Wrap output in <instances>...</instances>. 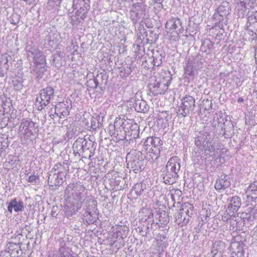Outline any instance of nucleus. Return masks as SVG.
I'll list each match as a JSON object with an SVG mask.
<instances>
[{
	"mask_svg": "<svg viewBox=\"0 0 257 257\" xmlns=\"http://www.w3.org/2000/svg\"><path fill=\"white\" fill-rule=\"evenodd\" d=\"M242 215L243 218H247V219H249L250 218V215L249 217H247L248 214L247 213H242Z\"/></svg>",
	"mask_w": 257,
	"mask_h": 257,
	"instance_id": "obj_49",
	"label": "nucleus"
},
{
	"mask_svg": "<svg viewBox=\"0 0 257 257\" xmlns=\"http://www.w3.org/2000/svg\"><path fill=\"white\" fill-rule=\"evenodd\" d=\"M9 21L11 24L16 25L19 22L20 16L16 13L13 14L10 17Z\"/></svg>",
	"mask_w": 257,
	"mask_h": 257,
	"instance_id": "obj_36",
	"label": "nucleus"
},
{
	"mask_svg": "<svg viewBox=\"0 0 257 257\" xmlns=\"http://www.w3.org/2000/svg\"><path fill=\"white\" fill-rule=\"evenodd\" d=\"M236 3V8L238 10L245 11L246 9V6L250 8L254 7L256 3V0H233Z\"/></svg>",
	"mask_w": 257,
	"mask_h": 257,
	"instance_id": "obj_18",
	"label": "nucleus"
},
{
	"mask_svg": "<svg viewBox=\"0 0 257 257\" xmlns=\"http://www.w3.org/2000/svg\"><path fill=\"white\" fill-rule=\"evenodd\" d=\"M189 219L187 218L184 213L180 210V212L176 215L175 221L179 225L183 226L189 222Z\"/></svg>",
	"mask_w": 257,
	"mask_h": 257,
	"instance_id": "obj_27",
	"label": "nucleus"
},
{
	"mask_svg": "<svg viewBox=\"0 0 257 257\" xmlns=\"http://www.w3.org/2000/svg\"><path fill=\"white\" fill-rule=\"evenodd\" d=\"M129 120L130 122L126 123L124 132L132 138L137 139L139 137V126L133 120L129 119Z\"/></svg>",
	"mask_w": 257,
	"mask_h": 257,
	"instance_id": "obj_15",
	"label": "nucleus"
},
{
	"mask_svg": "<svg viewBox=\"0 0 257 257\" xmlns=\"http://www.w3.org/2000/svg\"><path fill=\"white\" fill-rule=\"evenodd\" d=\"M71 102L70 100L60 102L55 105L54 112L52 109L49 112V116L54 119L55 118H63L67 117L71 109Z\"/></svg>",
	"mask_w": 257,
	"mask_h": 257,
	"instance_id": "obj_8",
	"label": "nucleus"
},
{
	"mask_svg": "<svg viewBox=\"0 0 257 257\" xmlns=\"http://www.w3.org/2000/svg\"><path fill=\"white\" fill-rule=\"evenodd\" d=\"M92 128L93 129H95V128H96V126H95V125H92Z\"/></svg>",
	"mask_w": 257,
	"mask_h": 257,
	"instance_id": "obj_54",
	"label": "nucleus"
},
{
	"mask_svg": "<svg viewBox=\"0 0 257 257\" xmlns=\"http://www.w3.org/2000/svg\"><path fill=\"white\" fill-rule=\"evenodd\" d=\"M127 122H130L129 119H125L123 118H116L112 127L116 130L121 127L124 131Z\"/></svg>",
	"mask_w": 257,
	"mask_h": 257,
	"instance_id": "obj_26",
	"label": "nucleus"
},
{
	"mask_svg": "<svg viewBox=\"0 0 257 257\" xmlns=\"http://www.w3.org/2000/svg\"><path fill=\"white\" fill-rule=\"evenodd\" d=\"M138 12V11L134 10L130 11V17L134 24H136L137 21L141 19Z\"/></svg>",
	"mask_w": 257,
	"mask_h": 257,
	"instance_id": "obj_34",
	"label": "nucleus"
},
{
	"mask_svg": "<svg viewBox=\"0 0 257 257\" xmlns=\"http://www.w3.org/2000/svg\"><path fill=\"white\" fill-rule=\"evenodd\" d=\"M170 82L166 81L164 78L157 79L155 77L150 78L148 84L149 90L154 95L164 94L168 89Z\"/></svg>",
	"mask_w": 257,
	"mask_h": 257,
	"instance_id": "obj_7",
	"label": "nucleus"
},
{
	"mask_svg": "<svg viewBox=\"0 0 257 257\" xmlns=\"http://www.w3.org/2000/svg\"><path fill=\"white\" fill-rule=\"evenodd\" d=\"M24 203L20 198H15L12 199L8 206V211L12 213L13 209L15 212L21 211L24 209Z\"/></svg>",
	"mask_w": 257,
	"mask_h": 257,
	"instance_id": "obj_17",
	"label": "nucleus"
},
{
	"mask_svg": "<svg viewBox=\"0 0 257 257\" xmlns=\"http://www.w3.org/2000/svg\"><path fill=\"white\" fill-rule=\"evenodd\" d=\"M2 59L5 61V64H7L11 59V57L5 53L3 55Z\"/></svg>",
	"mask_w": 257,
	"mask_h": 257,
	"instance_id": "obj_43",
	"label": "nucleus"
},
{
	"mask_svg": "<svg viewBox=\"0 0 257 257\" xmlns=\"http://www.w3.org/2000/svg\"><path fill=\"white\" fill-rule=\"evenodd\" d=\"M246 193L248 197L250 196L252 198H257V181L250 184L246 191Z\"/></svg>",
	"mask_w": 257,
	"mask_h": 257,
	"instance_id": "obj_25",
	"label": "nucleus"
},
{
	"mask_svg": "<svg viewBox=\"0 0 257 257\" xmlns=\"http://www.w3.org/2000/svg\"><path fill=\"white\" fill-rule=\"evenodd\" d=\"M192 68H190V66H187L186 69V73L189 75H191L192 71H191Z\"/></svg>",
	"mask_w": 257,
	"mask_h": 257,
	"instance_id": "obj_46",
	"label": "nucleus"
},
{
	"mask_svg": "<svg viewBox=\"0 0 257 257\" xmlns=\"http://www.w3.org/2000/svg\"><path fill=\"white\" fill-rule=\"evenodd\" d=\"M102 75L101 74L97 75L96 78L93 80H90L88 82V83L91 84L92 85V87L96 88L99 84L98 78L99 77H102Z\"/></svg>",
	"mask_w": 257,
	"mask_h": 257,
	"instance_id": "obj_37",
	"label": "nucleus"
},
{
	"mask_svg": "<svg viewBox=\"0 0 257 257\" xmlns=\"http://www.w3.org/2000/svg\"><path fill=\"white\" fill-rule=\"evenodd\" d=\"M229 14L228 4L224 3L223 5H220L217 9V14H215L216 16L218 15L221 17L222 19L224 17H226Z\"/></svg>",
	"mask_w": 257,
	"mask_h": 257,
	"instance_id": "obj_28",
	"label": "nucleus"
},
{
	"mask_svg": "<svg viewBox=\"0 0 257 257\" xmlns=\"http://www.w3.org/2000/svg\"><path fill=\"white\" fill-rule=\"evenodd\" d=\"M193 206L189 203H184L182 205L180 211H182L185 216L190 220V218L193 214Z\"/></svg>",
	"mask_w": 257,
	"mask_h": 257,
	"instance_id": "obj_23",
	"label": "nucleus"
},
{
	"mask_svg": "<svg viewBox=\"0 0 257 257\" xmlns=\"http://www.w3.org/2000/svg\"><path fill=\"white\" fill-rule=\"evenodd\" d=\"M37 178L38 177L35 175H31L29 176L28 181L30 183H35L36 182Z\"/></svg>",
	"mask_w": 257,
	"mask_h": 257,
	"instance_id": "obj_42",
	"label": "nucleus"
},
{
	"mask_svg": "<svg viewBox=\"0 0 257 257\" xmlns=\"http://www.w3.org/2000/svg\"><path fill=\"white\" fill-rule=\"evenodd\" d=\"M51 215L53 217H56L57 215H58V213L56 212V211L55 210V207H53L52 210L51 211Z\"/></svg>",
	"mask_w": 257,
	"mask_h": 257,
	"instance_id": "obj_47",
	"label": "nucleus"
},
{
	"mask_svg": "<svg viewBox=\"0 0 257 257\" xmlns=\"http://www.w3.org/2000/svg\"><path fill=\"white\" fill-rule=\"evenodd\" d=\"M85 187L80 183H70L65 190V197L66 199L72 204L71 213L67 215H72L76 213L82 207L84 200L85 194L84 192Z\"/></svg>",
	"mask_w": 257,
	"mask_h": 257,
	"instance_id": "obj_1",
	"label": "nucleus"
},
{
	"mask_svg": "<svg viewBox=\"0 0 257 257\" xmlns=\"http://www.w3.org/2000/svg\"><path fill=\"white\" fill-rule=\"evenodd\" d=\"M87 13V11L84 8H80V9L76 13L78 14L81 19H84L85 18L86 14Z\"/></svg>",
	"mask_w": 257,
	"mask_h": 257,
	"instance_id": "obj_39",
	"label": "nucleus"
},
{
	"mask_svg": "<svg viewBox=\"0 0 257 257\" xmlns=\"http://www.w3.org/2000/svg\"><path fill=\"white\" fill-rule=\"evenodd\" d=\"M54 96V90L51 87H47L41 90L36 98V102L40 104L38 109L42 110L44 108L50 103V100Z\"/></svg>",
	"mask_w": 257,
	"mask_h": 257,
	"instance_id": "obj_9",
	"label": "nucleus"
},
{
	"mask_svg": "<svg viewBox=\"0 0 257 257\" xmlns=\"http://www.w3.org/2000/svg\"><path fill=\"white\" fill-rule=\"evenodd\" d=\"M218 138L214 137L213 132H204L201 136L195 138V144L201 151H208L216 159L218 155L219 148L218 145Z\"/></svg>",
	"mask_w": 257,
	"mask_h": 257,
	"instance_id": "obj_2",
	"label": "nucleus"
},
{
	"mask_svg": "<svg viewBox=\"0 0 257 257\" xmlns=\"http://www.w3.org/2000/svg\"><path fill=\"white\" fill-rule=\"evenodd\" d=\"M244 243L241 242H232L230 245L231 257H244Z\"/></svg>",
	"mask_w": 257,
	"mask_h": 257,
	"instance_id": "obj_14",
	"label": "nucleus"
},
{
	"mask_svg": "<svg viewBox=\"0 0 257 257\" xmlns=\"http://www.w3.org/2000/svg\"><path fill=\"white\" fill-rule=\"evenodd\" d=\"M126 161L127 167L135 173L144 169L143 158L142 157V153L139 151L137 150L131 151L126 156Z\"/></svg>",
	"mask_w": 257,
	"mask_h": 257,
	"instance_id": "obj_6",
	"label": "nucleus"
},
{
	"mask_svg": "<svg viewBox=\"0 0 257 257\" xmlns=\"http://www.w3.org/2000/svg\"><path fill=\"white\" fill-rule=\"evenodd\" d=\"M58 257H74L70 255L68 251L66 250V248L64 246H61L59 248Z\"/></svg>",
	"mask_w": 257,
	"mask_h": 257,
	"instance_id": "obj_35",
	"label": "nucleus"
},
{
	"mask_svg": "<svg viewBox=\"0 0 257 257\" xmlns=\"http://www.w3.org/2000/svg\"><path fill=\"white\" fill-rule=\"evenodd\" d=\"M230 185L229 177L226 175L222 174L216 180L214 188L216 190H224Z\"/></svg>",
	"mask_w": 257,
	"mask_h": 257,
	"instance_id": "obj_16",
	"label": "nucleus"
},
{
	"mask_svg": "<svg viewBox=\"0 0 257 257\" xmlns=\"http://www.w3.org/2000/svg\"><path fill=\"white\" fill-rule=\"evenodd\" d=\"M47 257H54V254H53V253H49L48 254Z\"/></svg>",
	"mask_w": 257,
	"mask_h": 257,
	"instance_id": "obj_53",
	"label": "nucleus"
},
{
	"mask_svg": "<svg viewBox=\"0 0 257 257\" xmlns=\"http://www.w3.org/2000/svg\"><path fill=\"white\" fill-rule=\"evenodd\" d=\"M235 212L230 210V208H227L226 211L222 215V220L224 222L227 221Z\"/></svg>",
	"mask_w": 257,
	"mask_h": 257,
	"instance_id": "obj_33",
	"label": "nucleus"
},
{
	"mask_svg": "<svg viewBox=\"0 0 257 257\" xmlns=\"http://www.w3.org/2000/svg\"><path fill=\"white\" fill-rule=\"evenodd\" d=\"M224 247V244L220 241H214L212 243L211 253L212 254V256L214 257L218 253L221 254L222 250Z\"/></svg>",
	"mask_w": 257,
	"mask_h": 257,
	"instance_id": "obj_24",
	"label": "nucleus"
},
{
	"mask_svg": "<svg viewBox=\"0 0 257 257\" xmlns=\"http://www.w3.org/2000/svg\"><path fill=\"white\" fill-rule=\"evenodd\" d=\"M23 1L26 2V3L30 4L34 0H23Z\"/></svg>",
	"mask_w": 257,
	"mask_h": 257,
	"instance_id": "obj_52",
	"label": "nucleus"
},
{
	"mask_svg": "<svg viewBox=\"0 0 257 257\" xmlns=\"http://www.w3.org/2000/svg\"><path fill=\"white\" fill-rule=\"evenodd\" d=\"M85 139L79 138L77 139L73 145V149L74 152L79 154L84 152V147L87 143Z\"/></svg>",
	"mask_w": 257,
	"mask_h": 257,
	"instance_id": "obj_20",
	"label": "nucleus"
},
{
	"mask_svg": "<svg viewBox=\"0 0 257 257\" xmlns=\"http://www.w3.org/2000/svg\"><path fill=\"white\" fill-rule=\"evenodd\" d=\"M57 56L60 57V54L55 55L54 59H53L54 62L56 63V66H57V62H56Z\"/></svg>",
	"mask_w": 257,
	"mask_h": 257,
	"instance_id": "obj_48",
	"label": "nucleus"
},
{
	"mask_svg": "<svg viewBox=\"0 0 257 257\" xmlns=\"http://www.w3.org/2000/svg\"><path fill=\"white\" fill-rule=\"evenodd\" d=\"M167 244V243L166 241L159 239L156 240V245L157 247V250L158 252L163 251L164 249L166 248Z\"/></svg>",
	"mask_w": 257,
	"mask_h": 257,
	"instance_id": "obj_32",
	"label": "nucleus"
},
{
	"mask_svg": "<svg viewBox=\"0 0 257 257\" xmlns=\"http://www.w3.org/2000/svg\"><path fill=\"white\" fill-rule=\"evenodd\" d=\"M241 205L240 198L236 196L231 197L230 200V203L227 208H230L231 210L236 212L238 211Z\"/></svg>",
	"mask_w": 257,
	"mask_h": 257,
	"instance_id": "obj_21",
	"label": "nucleus"
},
{
	"mask_svg": "<svg viewBox=\"0 0 257 257\" xmlns=\"http://www.w3.org/2000/svg\"><path fill=\"white\" fill-rule=\"evenodd\" d=\"M179 111L183 116H186L190 111H193L195 106V99L191 96L186 95L182 99Z\"/></svg>",
	"mask_w": 257,
	"mask_h": 257,
	"instance_id": "obj_12",
	"label": "nucleus"
},
{
	"mask_svg": "<svg viewBox=\"0 0 257 257\" xmlns=\"http://www.w3.org/2000/svg\"><path fill=\"white\" fill-rule=\"evenodd\" d=\"M248 34L253 37V39L257 38V11L249 16L244 26Z\"/></svg>",
	"mask_w": 257,
	"mask_h": 257,
	"instance_id": "obj_13",
	"label": "nucleus"
},
{
	"mask_svg": "<svg viewBox=\"0 0 257 257\" xmlns=\"http://www.w3.org/2000/svg\"><path fill=\"white\" fill-rule=\"evenodd\" d=\"M179 159L177 157L171 158L168 162L166 166V172L164 175L163 179L166 184H173L177 180L178 173L180 170Z\"/></svg>",
	"mask_w": 257,
	"mask_h": 257,
	"instance_id": "obj_3",
	"label": "nucleus"
},
{
	"mask_svg": "<svg viewBox=\"0 0 257 257\" xmlns=\"http://www.w3.org/2000/svg\"><path fill=\"white\" fill-rule=\"evenodd\" d=\"M20 130L25 134L26 137L28 138L38 132V125L31 120L23 119L21 122Z\"/></svg>",
	"mask_w": 257,
	"mask_h": 257,
	"instance_id": "obj_11",
	"label": "nucleus"
},
{
	"mask_svg": "<svg viewBox=\"0 0 257 257\" xmlns=\"http://www.w3.org/2000/svg\"><path fill=\"white\" fill-rule=\"evenodd\" d=\"M83 20V19L80 18V16L78 15L77 13H76L75 15H73L71 16V23H72V25H75V23L78 21V22H80L81 20Z\"/></svg>",
	"mask_w": 257,
	"mask_h": 257,
	"instance_id": "obj_38",
	"label": "nucleus"
},
{
	"mask_svg": "<svg viewBox=\"0 0 257 257\" xmlns=\"http://www.w3.org/2000/svg\"><path fill=\"white\" fill-rule=\"evenodd\" d=\"M146 185L143 182L136 184L133 187L131 191V194L134 196V197H137L138 196H140L142 194V192L146 188Z\"/></svg>",
	"mask_w": 257,
	"mask_h": 257,
	"instance_id": "obj_22",
	"label": "nucleus"
},
{
	"mask_svg": "<svg viewBox=\"0 0 257 257\" xmlns=\"http://www.w3.org/2000/svg\"><path fill=\"white\" fill-rule=\"evenodd\" d=\"M209 206H210L209 205L207 207H204L200 211V215L201 219L203 222H207L208 221V218L211 215V210L209 207Z\"/></svg>",
	"mask_w": 257,
	"mask_h": 257,
	"instance_id": "obj_29",
	"label": "nucleus"
},
{
	"mask_svg": "<svg viewBox=\"0 0 257 257\" xmlns=\"http://www.w3.org/2000/svg\"><path fill=\"white\" fill-rule=\"evenodd\" d=\"M212 102L208 99L204 101L203 106L204 109L207 110H209L212 109Z\"/></svg>",
	"mask_w": 257,
	"mask_h": 257,
	"instance_id": "obj_40",
	"label": "nucleus"
},
{
	"mask_svg": "<svg viewBox=\"0 0 257 257\" xmlns=\"http://www.w3.org/2000/svg\"><path fill=\"white\" fill-rule=\"evenodd\" d=\"M165 28L167 33L174 32L178 35L183 33L184 31L181 20L177 17H171L168 20L165 24Z\"/></svg>",
	"mask_w": 257,
	"mask_h": 257,
	"instance_id": "obj_10",
	"label": "nucleus"
},
{
	"mask_svg": "<svg viewBox=\"0 0 257 257\" xmlns=\"http://www.w3.org/2000/svg\"><path fill=\"white\" fill-rule=\"evenodd\" d=\"M134 106L137 111L143 113L148 112L150 108L149 106L147 104V102L142 99L136 100Z\"/></svg>",
	"mask_w": 257,
	"mask_h": 257,
	"instance_id": "obj_19",
	"label": "nucleus"
},
{
	"mask_svg": "<svg viewBox=\"0 0 257 257\" xmlns=\"http://www.w3.org/2000/svg\"><path fill=\"white\" fill-rule=\"evenodd\" d=\"M154 65L159 66L162 63L161 59L155 58L153 59Z\"/></svg>",
	"mask_w": 257,
	"mask_h": 257,
	"instance_id": "obj_44",
	"label": "nucleus"
},
{
	"mask_svg": "<svg viewBox=\"0 0 257 257\" xmlns=\"http://www.w3.org/2000/svg\"><path fill=\"white\" fill-rule=\"evenodd\" d=\"M156 3L158 4H162L164 0H154Z\"/></svg>",
	"mask_w": 257,
	"mask_h": 257,
	"instance_id": "obj_51",
	"label": "nucleus"
},
{
	"mask_svg": "<svg viewBox=\"0 0 257 257\" xmlns=\"http://www.w3.org/2000/svg\"><path fill=\"white\" fill-rule=\"evenodd\" d=\"M52 178H51L50 177H49L48 178V182L49 183V184L51 186H53L54 185V186H56L58 184H57L56 183H54V184L53 183L52 181Z\"/></svg>",
	"mask_w": 257,
	"mask_h": 257,
	"instance_id": "obj_45",
	"label": "nucleus"
},
{
	"mask_svg": "<svg viewBox=\"0 0 257 257\" xmlns=\"http://www.w3.org/2000/svg\"><path fill=\"white\" fill-rule=\"evenodd\" d=\"M222 20L221 19H219V21H221Z\"/></svg>",
	"mask_w": 257,
	"mask_h": 257,
	"instance_id": "obj_55",
	"label": "nucleus"
},
{
	"mask_svg": "<svg viewBox=\"0 0 257 257\" xmlns=\"http://www.w3.org/2000/svg\"><path fill=\"white\" fill-rule=\"evenodd\" d=\"M143 6V4L142 3H137L133 5V10L135 11H139L141 9H142Z\"/></svg>",
	"mask_w": 257,
	"mask_h": 257,
	"instance_id": "obj_41",
	"label": "nucleus"
},
{
	"mask_svg": "<svg viewBox=\"0 0 257 257\" xmlns=\"http://www.w3.org/2000/svg\"><path fill=\"white\" fill-rule=\"evenodd\" d=\"M243 101H244V100H243V98H242V97H239V98H238V100H237V101H238V102H243Z\"/></svg>",
	"mask_w": 257,
	"mask_h": 257,
	"instance_id": "obj_50",
	"label": "nucleus"
},
{
	"mask_svg": "<svg viewBox=\"0 0 257 257\" xmlns=\"http://www.w3.org/2000/svg\"><path fill=\"white\" fill-rule=\"evenodd\" d=\"M135 68V66L133 65H124L120 70V75L122 77H125L128 76L132 72L133 70Z\"/></svg>",
	"mask_w": 257,
	"mask_h": 257,
	"instance_id": "obj_31",
	"label": "nucleus"
},
{
	"mask_svg": "<svg viewBox=\"0 0 257 257\" xmlns=\"http://www.w3.org/2000/svg\"><path fill=\"white\" fill-rule=\"evenodd\" d=\"M171 198L174 203H179L181 200L182 192L179 189H173L170 191Z\"/></svg>",
	"mask_w": 257,
	"mask_h": 257,
	"instance_id": "obj_30",
	"label": "nucleus"
},
{
	"mask_svg": "<svg viewBox=\"0 0 257 257\" xmlns=\"http://www.w3.org/2000/svg\"><path fill=\"white\" fill-rule=\"evenodd\" d=\"M27 58L30 62H33V67L43 72L45 70V56L39 50L31 47L27 51Z\"/></svg>",
	"mask_w": 257,
	"mask_h": 257,
	"instance_id": "obj_5",
	"label": "nucleus"
},
{
	"mask_svg": "<svg viewBox=\"0 0 257 257\" xmlns=\"http://www.w3.org/2000/svg\"><path fill=\"white\" fill-rule=\"evenodd\" d=\"M161 142V140L158 137L147 138L144 143V148L148 152L147 159L154 160L159 157Z\"/></svg>",
	"mask_w": 257,
	"mask_h": 257,
	"instance_id": "obj_4",
	"label": "nucleus"
}]
</instances>
